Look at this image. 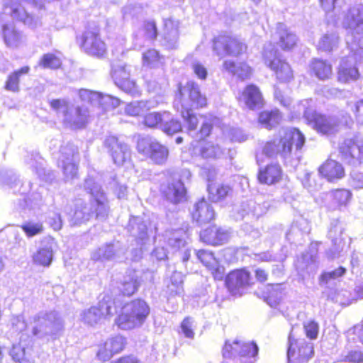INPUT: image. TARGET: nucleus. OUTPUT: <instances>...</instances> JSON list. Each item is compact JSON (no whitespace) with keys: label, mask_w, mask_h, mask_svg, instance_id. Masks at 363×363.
Here are the masks:
<instances>
[{"label":"nucleus","mask_w":363,"mask_h":363,"mask_svg":"<svg viewBox=\"0 0 363 363\" xmlns=\"http://www.w3.org/2000/svg\"><path fill=\"white\" fill-rule=\"evenodd\" d=\"M323 294L330 300L334 302L338 303L340 305H349L350 301V291L341 289H332L328 291H323Z\"/></svg>","instance_id":"c03bdc74"},{"label":"nucleus","mask_w":363,"mask_h":363,"mask_svg":"<svg viewBox=\"0 0 363 363\" xmlns=\"http://www.w3.org/2000/svg\"><path fill=\"white\" fill-rule=\"evenodd\" d=\"M230 236V235L228 230L218 228L216 226L208 228L200 233L202 241L212 245L225 243L229 240Z\"/></svg>","instance_id":"a878e982"},{"label":"nucleus","mask_w":363,"mask_h":363,"mask_svg":"<svg viewBox=\"0 0 363 363\" xmlns=\"http://www.w3.org/2000/svg\"><path fill=\"white\" fill-rule=\"evenodd\" d=\"M179 21L172 18L164 20V45L169 49H174L177 47L179 35Z\"/></svg>","instance_id":"bb28decb"},{"label":"nucleus","mask_w":363,"mask_h":363,"mask_svg":"<svg viewBox=\"0 0 363 363\" xmlns=\"http://www.w3.org/2000/svg\"><path fill=\"white\" fill-rule=\"evenodd\" d=\"M263 60L265 65L274 73L279 82H288L293 79V71L290 65L280 57L277 50L272 43L264 46Z\"/></svg>","instance_id":"1a4fd4ad"},{"label":"nucleus","mask_w":363,"mask_h":363,"mask_svg":"<svg viewBox=\"0 0 363 363\" xmlns=\"http://www.w3.org/2000/svg\"><path fill=\"white\" fill-rule=\"evenodd\" d=\"M340 362L346 363H363V352L357 350H352L342 354Z\"/></svg>","instance_id":"13d9d810"},{"label":"nucleus","mask_w":363,"mask_h":363,"mask_svg":"<svg viewBox=\"0 0 363 363\" xmlns=\"http://www.w3.org/2000/svg\"><path fill=\"white\" fill-rule=\"evenodd\" d=\"M79 96L82 101L94 106L98 105L100 99L99 92L86 89L79 90Z\"/></svg>","instance_id":"5fc2aeb1"},{"label":"nucleus","mask_w":363,"mask_h":363,"mask_svg":"<svg viewBox=\"0 0 363 363\" xmlns=\"http://www.w3.org/2000/svg\"><path fill=\"white\" fill-rule=\"evenodd\" d=\"M279 38V45L283 50L291 49L297 42L296 35L289 31L283 23H279L274 39Z\"/></svg>","instance_id":"2f4dec72"},{"label":"nucleus","mask_w":363,"mask_h":363,"mask_svg":"<svg viewBox=\"0 0 363 363\" xmlns=\"http://www.w3.org/2000/svg\"><path fill=\"white\" fill-rule=\"evenodd\" d=\"M311 70L320 79H329L332 75V66L325 60L315 59L310 65Z\"/></svg>","instance_id":"58836bf2"},{"label":"nucleus","mask_w":363,"mask_h":363,"mask_svg":"<svg viewBox=\"0 0 363 363\" xmlns=\"http://www.w3.org/2000/svg\"><path fill=\"white\" fill-rule=\"evenodd\" d=\"M282 119L281 113L278 110L263 111L259 116V122L264 128L271 129L278 125Z\"/></svg>","instance_id":"a19ab883"},{"label":"nucleus","mask_w":363,"mask_h":363,"mask_svg":"<svg viewBox=\"0 0 363 363\" xmlns=\"http://www.w3.org/2000/svg\"><path fill=\"white\" fill-rule=\"evenodd\" d=\"M169 118V112H152L147 114L144 119L145 125L150 128L158 127L161 129L162 123L167 121Z\"/></svg>","instance_id":"37998d69"},{"label":"nucleus","mask_w":363,"mask_h":363,"mask_svg":"<svg viewBox=\"0 0 363 363\" xmlns=\"http://www.w3.org/2000/svg\"><path fill=\"white\" fill-rule=\"evenodd\" d=\"M319 174L328 182H335L343 178L345 169L339 162L328 159L318 168Z\"/></svg>","instance_id":"b1692460"},{"label":"nucleus","mask_w":363,"mask_h":363,"mask_svg":"<svg viewBox=\"0 0 363 363\" xmlns=\"http://www.w3.org/2000/svg\"><path fill=\"white\" fill-rule=\"evenodd\" d=\"M50 106L62 118L64 125L71 129L82 128L88 121L89 113L86 108L74 107L65 99H53Z\"/></svg>","instance_id":"6e6552de"},{"label":"nucleus","mask_w":363,"mask_h":363,"mask_svg":"<svg viewBox=\"0 0 363 363\" xmlns=\"http://www.w3.org/2000/svg\"><path fill=\"white\" fill-rule=\"evenodd\" d=\"M104 146L116 165H123L130 160L131 151L129 146L118 138L113 135L106 137Z\"/></svg>","instance_id":"f3484780"},{"label":"nucleus","mask_w":363,"mask_h":363,"mask_svg":"<svg viewBox=\"0 0 363 363\" xmlns=\"http://www.w3.org/2000/svg\"><path fill=\"white\" fill-rule=\"evenodd\" d=\"M167 289L172 295H179L183 292V274L181 272H174L172 274Z\"/></svg>","instance_id":"8fccbe9b"},{"label":"nucleus","mask_w":363,"mask_h":363,"mask_svg":"<svg viewBox=\"0 0 363 363\" xmlns=\"http://www.w3.org/2000/svg\"><path fill=\"white\" fill-rule=\"evenodd\" d=\"M214 210L204 199L195 204L192 217L197 223L200 224L208 223L214 218Z\"/></svg>","instance_id":"7c9ffc66"},{"label":"nucleus","mask_w":363,"mask_h":363,"mask_svg":"<svg viewBox=\"0 0 363 363\" xmlns=\"http://www.w3.org/2000/svg\"><path fill=\"white\" fill-rule=\"evenodd\" d=\"M348 106L354 114L357 123L363 124V100L350 103Z\"/></svg>","instance_id":"774afa93"},{"label":"nucleus","mask_w":363,"mask_h":363,"mask_svg":"<svg viewBox=\"0 0 363 363\" xmlns=\"http://www.w3.org/2000/svg\"><path fill=\"white\" fill-rule=\"evenodd\" d=\"M60 157V163L67 179H72L77 173V149L72 144L62 147Z\"/></svg>","instance_id":"aec40b11"},{"label":"nucleus","mask_w":363,"mask_h":363,"mask_svg":"<svg viewBox=\"0 0 363 363\" xmlns=\"http://www.w3.org/2000/svg\"><path fill=\"white\" fill-rule=\"evenodd\" d=\"M98 351L96 352V357L98 359L102 362H106L109 360L113 356V352L110 350L109 347L107 346L106 342L103 344H100L98 347Z\"/></svg>","instance_id":"338daca9"},{"label":"nucleus","mask_w":363,"mask_h":363,"mask_svg":"<svg viewBox=\"0 0 363 363\" xmlns=\"http://www.w3.org/2000/svg\"><path fill=\"white\" fill-rule=\"evenodd\" d=\"M195 328V324L194 320L187 317L184 319L181 324V330L182 333L185 337L188 338H193L194 336V328Z\"/></svg>","instance_id":"69168bd1"},{"label":"nucleus","mask_w":363,"mask_h":363,"mask_svg":"<svg viewBox=\"0 0 363 363\" xmlns=\"http://www.w3.org/2000/svg\"><path fill=\"white\" fill-rule=\"evenodd\" d=\"M161 130L167 135H173L182 130V125L178 120L174 119L169 112L168 120L162 123Z\"/></svg>","instance_id":"603ef678"},{"label":"nucleus","mask_w":363,"mask_h":363,"mask_svg":"<svg viewBox=\"0 0 363 363\" xmlns=\"http://www.w3.org/2000/svg\"><path fill=\"white\" fill-rule=\"evenodd\" d=\"M122 253L123 250L120 249L118 244H108L95 250L91 255V258L94 260H114L120 258Z\"/></svg>","instance_id":"473e14b6"},{"label":"nucleus","mask_w":363,"mask_h":363,"mask_svg":"<svg viewBox=\"0 0 363 363\" xmlns=\"http://www.w3.org/2000/svg\"><path fill=\"white\" fill-rule=\"evenodd\" d=\"M120 103L121 101L119 99L111 95H103L100 93V99L98 105L101 106L104 110L114 108L118 106Z\"/></svg>","instance_id":"680f3d73"},{"label":"nucleus","mask_w":363,"mask_h":363,"mask_svg":"<svg viewBox=\"0 0 363 363\" xmlns=\"http://www.w3.org/2000/svg\"><path fill=\"white\" fill-rule=\"evenodd\" d=\"M313 354V347L305 339L295 338L291 331L288 338L287 358L289 363L307 362Z\"/></svg>","instance_id":"f8f14e48"},{"label":"nucleus","mask_w":363,"mask_h":363,"mask_svg":"<svg viewBox=\"0 0 363 363\" xmlns=\"http://www.w3.org/2000/svg\"><path fill=\"white\" fill-rule=\"evenodd\" d=\"M149 314L147 303L142 299H136L121 308L115 323L122 330H132L140 327Z\"/></svg>","instance_id":"423d86ee"},{"label":"nucleus","mask_w":363,"mask_h":363,"mask_svg":"<svg viewBox=\"0 0 363 363\" xmlns=\"http://www.w3.org/2000/svg\"><path fill=\"white\" fill-rule=\"evenodd\" d=\"M138 151L157 164H164L169 156L168 148L156 139L146 137L138 141Z\"/></svg>","instance_id":"9b49d317"},{"label":"nucleus","mask_w":363,"mask_h":363,"mask_svg":"<svg viewBox=\"0 0 363 363\" xmlns=\"http://www.w3.org/2000/svg\"><path fill=\"white\" fill-rule=\"evenodd\" d=\"M315 103L311 99H305L293 106L294 117L303 116L307 123L318 133L323 135H333L340 129L339 119L334 116L317 113L314 110Z\"/></svg>","instance_id":"20e7f679"},{"label":"nucleus","mask_w":363,"mask_h":363,"mask_svg":"<svg viewBox=\"0 0 363 363\" xmlns=\"http://www.w3.org/2000/svg\"><path fill=\"white\" fill-rule=\"evenodd\" d=\"M116 311L115 301L110 298H104L98 306H93L86 310L82 314V320L84 323L94 325L101 320L102 318H108L113 316Z\"/></svg>","instance_id":"ddd939ff"},{"label":"nucleus","mask_w":363,"mask_h":363,"mask_svg":"<svg viewBox=\"0 0 363 363\" xmlns=\"http://www.w3.org/2000/svg\"><path fill=\"white\" fill-rule=\"evenodd\" d=\"M128 231L135 238L138 245H140V253L146 250V245L150 239L147 236L146 225L138 217H133L129 220Z\"/></svg>","instance_id":"5701e85b"},{"label":"nucleus","mask_w":363,"mask_h":363,"mask_svg":"<svg viewBox=\"0 0 363 363\" xmlns=\"http://www.w3.org/2000/svg\"><path fill=\"white\" fill-rule=\"evenodd\" d=\"M339 37L335 32L324 34L317 44V48L322 51H332L337 47Z\"/></svg>","instance_id":"79ce46f5"},{"label":"nucleus","mask_w":363,"mask_h":363,"mask_svg":"<svg viewBox=\"0 0 363 363\" xmlns=\"http://www.w3.org/2000/svg\"><path fill=\"white\" fill-rule=\"evenodd\" d=\"M55 243L52 239L49 240L48 242L40 247L35 254H34L33 259L35 263L48 267L52 260L53 249Z\"/></svg>","instance_id":"72a5a7b5"},{"label":"nucleus","mask_w":363,"mask_h":363,"mask_svg":"<svg viewBox=\"0 0 363 363\" xmlns=\"http://www.w3.org/2000/svg\"><path fill=\"white\" fill-rule=\"evenodd\" d=\"M32 334L37 338L55 337L63 330L64 323L55 311H42L36 313L30 321Z\"/></svg>","instance_id":"0eeeda50"},{"label":"nucleus","mask_w":363,"mask_h":363,"mask_svg":"<svg viewBox=\"0 0 363 363\" xmlns=\"http://www.w3.org/2000/svg\"><path fill=\"white\" fill-rule=\"evenodd\" d=\"M81 47L89 55L104 57L107 52V47L101 38L97 30H86L81 38Z\"/></svg>","instance_id":"a211bd4d"},{"label":"nucleus","mask_w":363,"mask_h":363,"mask_svg":"<svg viewBox=\"0 0 363 363\" xmlns=\"http://www.w3.org/2000/svg\"><path fill=\"white\" fill-rule=\"evenodd\" d=\"M342 228L338 222L332 224L331 228L328 231V238L331 240L335 251L340 252L343 247V242L342 239Z\"/></svg>","instance_id":"a18cd8bd"},{"label":"nucleus","mask_w":363,"mask_h":363,"mask_svg":"<svg viewBox=\"0 0 363 363\" xmlns=\"http://www.w3.org/2000/svg\"><path fill=\"white\" fill-rule=\"evenodd\" d=\"M163 57L155 49H150L143 54V65L151 68L160 67Z\"/></svg>","instance_id":"49530a36"},{"label":"nucleus","mask_w":363,"mask_h":363,"mask_svg":"<svg viewBox=\"0 0 363 363\" xmlns=\"http://www.w3.org/2000/svg\"><path fill=\"white\" fill-rule=\"evenodd\" d=\"M258 347L253 342L234 340L227 341L223 349V354L225 358L239 356L241 363H255L257 360Z\"/></svg>","instance_id":"9d476101"},{"label":"nucleus","mask_w":363,"mask_h":363,"mask_svg":"<svg viewBox=\"0 0 363 363\" xmlns=\"http://www.w3.org/2000/svg\"><path fill=\"white\" fill-rule=\"evenodd\" d=\"M240 100L250 109L259 108L263 102L262 96L259 88L253 84L245 87Z\"/></svg>","instance_id":"c85d7f7f"},{"label":"nucleus","mask_w":363,"mask_h":363,"mask_svg":"<svg viewBox=\"0 0 363 363\" xmlns=\"http://www.w3.org/2000/svg\"><path fill=\"white\" fill-rule=\"evenodd\" d=\"M28 67H23L11 74L6 83L5 88L8 91L16 92L19 91V77L21 74H26L29 71Z\"/></svg>","instance_id":"de8ad7c7"},{"label":"nucleus","mask_w":363,"mask_h":363,"mask_svg":"<svg viewBox=\"0 0 363 363\" xmlns=\"http://www.w3.org/2000/svg\"><path fill=\"white\" fill-rule=\"evenodd\" d=\"M346 269L342 267L324 272L319 277V284L321 287L324 288V291L333 289L337 283L340 281V279L345 275Z\"/></svg>","instance_id":"c756f323"},{"label":"nucleus","mask_w":363,"mask_h":363,"mask_svg":"<svg viewBox=\"0 0 363 363\" xmlns=\"http://www.w3.org/2000/svg\"><path fill=\"white\" fill-rule=\"evenodd\" d=\"M84 188L91 195L92 201L89 205L82 200L77 201L74 214L71 217L72 225L82 223L94 216L104 219L108 215V199L101 186L94 178L89 177L85 180Z\"/></svg>","instance_id":"7ed1b4c3"},{"label":"nucleus","mask_w":363,"mask_h":363,"mask_svg":"<svg viewBox=\"0 0 363 363\" xmlns=\"http://www.w3.org/2000/svg\"><path fill=\"white\" fill-rule=\"evenodd\" d=\"M161 189L167 199L173 203L182 201L186 195V189L180 179L168 182L162 186Z\"/></svg>","instance_id":"cd10ccee"},{"label":"nucleus","mask_w":363,"mask_h":363,"mask_svg":"<svg viewBox=\"0 0 363 363\" xmlns=\"http://www.w3.org/2000/svg\"><path fill=\"white\" fill-rule=\"evenodd\" d=\"M140 279L138 273L135 271H129L123 277L121 290L124 295H133L138 289Z\"/></svg>","instance_id":"4c0bfd02"},{"label":"nucleus","mask_w":363,"mask_h":363,"mask_svg":"<svg viewBox=\"0 0 363 363\" xmlns=\"http://www.w3.org/2000/svg\"><path fill=\"white\" fill-rule=\"evenodd\" d=\"M105 342L114 354L121 352L125 345V339L121 335L110 337Z\"/></svg>","instance_id":"6e6d98bb"},{"label":"nucleus","mask_w":363,"mask_h":363,"mask_svg":"<svg viewBox=\"0 0 363 363\" xmlns=\"http://www.w3.org/2000/svg\"><path fill=\"white\" fill-rule=\"evenodd\" d=\"M352 194L349 190L335 189L321 195L323 203L328 209L334 211L345 206L350 201Z\"/></svg>","instance_id":"412c9836"},{"label":"nucleus","mask_w":363,"mask_h":363,"mask_svg":"<svg viewBox=\"0 0 363 363\" xmlns=\"http://www.w3.org/2000/svg\"><path fill=\"white\" fill-rule=\"evenodd\" d=\"M9 16L32 29L41 25L38 15L34 14L33 11L29 12L21 3L11 1L6 4L0 13V32L9 48H16L26 40L25 36L9 22Z\"/></svg>","instance_id":"f03ea898"},{"label":"nucleus","mask_w":363,"mask_h":363,"mask_svg":"<svg viewBox=\"0 0 363 363\" xmlns=\"http://www.w3.org/2000/svg\"><path fill=\"white\" fill-rule=\"evenodd\" d=\"M352 30L346 39L351 44L352 54L342 59L337 72L338 81L347 83L356 81L359 77L357 65L363 63V5L359 4L350 9L343 22Z\"/></svg>","instance_id":"f257e3e1"},{"label":"nucleus","mask_w":363,"mask_h":363,"mask_svg":"<svg viewBox=\"0 0 363 363\" xmlns=\"http://www.w3.org/2000/svg\"><path fill=\"white\" fill-rule=\"evenodd\" d=\"M250 274L245 269L235 270L226 277L225 284L230 291L236 294L238 291L250 284Z\"/></svg>","instance_id":"393cba45"},{"label":"nucleus","mask_w":363,"mask_h":363,"mask_svg":"<svg viewBox=\"0 0 363 363\" xmlns=\"http://www.w3.org/2000/svg\"><path fill=\"white\" fill-rule=\"evenodd\" d=\"M193 152L206 160H216L224 155L225 149L213 141L201 140L196 142Z\"/></svg>","instance_id":"4be33fe9"},{"label":"nucleus","mask_w":363,"mask_h":363,"mask_svg":"<svg viewBox=\"0 0 363 363\" xmlns=\"http://www.w3.org/2000/svg\"><path fill=\"white\" fill-rule=\"evenodd\" d=\"M45 68L56 69L61 65L60 59L52 53L45 54L40 62Z\"/></svg>","instance_id":"bf43d9fd"},{"label":"nucleus","mask_w":363,"mask_h":363,"mask_svg":"<svg viewBox=\"0 0 363 363\" xmlns=\"http://www.w3.org/2000/svg\"><path fill=\"white\" fill-rule=\"evenodd\" d=\"M209 199L213 202H218L233 194V189L229 185H210L208 187Z\"/></svg>","instance_id":"ea45409f"},{"label":"nucleus","mask_w":363,"mask_h":363,"mask_svg":"<svg viewBox=\"0 0 363 363\" xmlns=\"http://www.w3.org/2000/svg\"><path fill=\"white\" fill-rule=\"evenodd\" d=\"M304 143L305 136L298 129L295 128L284 129L280 133L279 138H275L264 145L262 154L257 155V161L260 164L262 162L263 155L268 157L280 156L283 159H287L291 156L293 145L296 150H300Z\"/></svg>","instance_id":"39448f33"},{"label":"nucleus","mask_w":363,"mask_h":363,"mask_svg":"<svg viewBox=\"0 0 363 363\" xmlns=\"http://www.w3.org/2000/svg\"><path fill=\"white\" fill-rule=\"evenodd\" d=\"M223 68L242 80L248 79L252 74L251 67L245 62L235 63L232 60H225L223 62Z\"/></svg>","instance_id":"f704fd0d"},{"label":"nucleus","mask_w":363,"mask_h":363,"mask_svg":"<svg viewBox=\"0 0 363 363\" xmlns=\"http://www.w3.org/2000/svg\"><path fill=\"white\" fill-rule=\"evenodd\" d=\"M186 234L182 231L174 232L172 237L168 238V245L173 250H177L184 247L186 244Z\"/></svg>","instance_id":"864d4df0"},{"label":"nucleus","mask_w":363,"mask_h":363,"mask_svg":"<svg viewBox=\"0 0 363 363\" xmlns=\"http://www.w3.org/2000/svg\"><path fill=\"white\" fill-rule=\"evenodd\" d=\"M179 91L178 99L182 108H199L206 104V98L201 94L199 85L193 81L180 86Z\"/></svg>","instance_id":"2eb2a0df"},{"label":"nucleus","mask_w":363,"mask_h":363,"mask_svg":"<svg viewBox=\"0 0 363 363\" xmlns=\"http://www.w3.org/2000/svg\"><path fill=\"white\" fill-rule=\"evenodd\" d=\"M339 152L348 163H360L363 158V138L344 140L339 145Z\"/></svg>","instance_id":"6ab92c4d"},{"label":"nucleus","mask_w":363,"mask_h":363,"mask_svg":"<svg viewBox=\"0 0 363 363\" xmlns=\"http://www.w3.org/2000/svg\"><path fill=\"white\" fill-rule=\"evenodd\" d=\"M130 65L121 62L113 67L112 77L118 88L133 96H138L140 91L135 81L130 79Z\"/></svg>","instance_id":"4468645a"},{"label":"nucleus","mask_w":363,"mask_h":363,"mask_svg":"<svg viewBox=\"0 0 363 363\" xmlns=\"http://www.w3.org/2000/svg\"><path fill=\"white\" fill-rule=\"evenodd\" d=\"M182 116L186 123L187 128L189 131L195 130L198 125V118L189 108H182Z\"/></svg>","instance_id":"4d7b16f0"},{"label":"nucleus","mask_w":363,"mask_h":363,"mask_svg":"<svg viewBox=\"0 0 363 363\" xmlns=\"http://www.w3.org/2000/svg\"><path fill=\"white\" fill-rule=\"evenodd\" d=\"M213 48L218 56L237 57L246 50V45L235 37L219 35L213 40Z\"/></svg>","instance_id":"dca6fc26"},{"label":"nucleus","mask_w":363,"mask_h":363,"mask_svg":"<svg viewBox=\"0 0 363 363\" xmlns=\"http://www.w3.org/2000/svg\"><path fill=\"white\" fill-rule=\"evenodd\" d=\"M302 184L304 188H306L310 193H314L317 191L320 185L317 184L315 180L314 175L311 173H306L302 180Z\"/></svg>","instance_id":"e2e57ef3"},{"label":"nucleus","mask_w":363,"mask_h":363,"mask_svg":"<svg viewBox=\"0 0 363 363\" xmlns=\"http://www.w3.org/2000/svg\"><path fill=\"white\" fill-rule=\"evenodd\" d=\"M281 177V169L279 164L267 165L264 169H260L258 179L261 183L272 184L278 182Z\"/></svg>","instance_id":"c9c22d12"},{"label":"nucleus","mask_w":363,"mask_h":363,"mask_svg":"<svg viewBox=\"0 0 363 363\" xmlns=\"http://www.w3.org/2000/svg\"><path fill=\"white\" fill-rule=\"evenodd\" d=\"M198 259L207 267H215L218 262L213 255L204 250H199L196 253Z\"/></svg>","instance_id":"052dcab7"},{"label":"nucleus","mask_w":363,"mask_h":363,"mask_svg":"<svg viewBox=\"0 0 363 363\" xmlns=\"http://www.w3.org/2000/svg\"><path fill=\"white\" fill-rule=\"evenodd\" d=\"M10 355L15 362L18 363H33L35 362L33 349L21 344L14 345L10 351Z\"/></svg>","instance_id":"e433bc0d"},{"label":"nucleus","mask_w":363,"mask_h":363,"mask_svg":"<svg viewBox=\"0 0 363 363\" xmlns=\"http://www.w3.org/2000/svg\"><path fill=\"white\" fill-rule=\"evenodd\" d=\"M150 108V106L147 101H135L126 105L125 113L131 116H137L143 113Z\"/></svg>","instance_id":"09e8293b"},{"label":"nucleus","mask_w":363,"mask_h":363,"mask_svg":"<svg viewBox=\"0 0 363 363\" xmlns=\"http://www.w3.org/2000/svg\"><path fill=\"white\" fill-rule=\"evenodd\" d=\"M22 229L28 237L40 234L43 231V225L40 223H27L22 225Z\"/></svg>","instance_id":"0e129e2a"},{"label":"nucleus","mask_w":363,"mask_h":363,"mask_svg":"<svg viewBox=\"0 0 363 363\" xmlns=\"http://www.w3.org/2000/svg\"><path fill=\"white\" fill-rule=\"evenodd\" d=\"M203 118L200 133L201 136L206 137L210 135L213 126L219 125L220 119L211 114L203 116Z\"/></svg>","instance_id":"3c124183"}]
</instances>
